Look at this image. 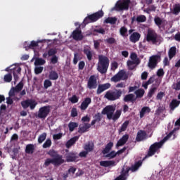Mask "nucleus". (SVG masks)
Instances as JSON below:
<instances>
[{
    "mask_svg": "<svg viewBox=\"0 0 180 180\" xmlns=\"http://www.w3.org/2000/svg\"><path fill=\"white\" fill-rule=\"evenodd\" d=\"M147 21V17L144 15H139L134 16L131 18V23H134V22H137L138 23H144V22Z\"/></svg>",
    "mask_w": 180,
    "mask_h": 180,
    "instance_id": "f3484780",
    "label": "nucleus"
},
{
    "mask_svg": "<svg viewBox=\"0 0 180 180\" xmlns=\"http://www.w3.org/2000/svg\"><path fill=\"white\" fill-rule=\"evenodd\" d=\"M71 116L72 117H77L78 116V111L76 108H73L71 110Z\"/></svg>",
    "mask_w": 180,
    "mask_h": 180,
    "instance_id": "0e129e2a",
    "label": "nucleus"
},
{
    "mask_svg": "<svg viewBox=\"0 0 180 180\" xmlns=\"http://www.w3.org/2000/svg\"><path fill=\"white\" fill-rule=\"evenodd\" d=\"M67 162H73V161H77L78 160V153L75 152H70L65 155Z\"/></svg>",
    "mask_w": 180,
    "mask_h": 180,
    "instance_id": "2eb2a0df",
    "label": "nucleus"
},
{
    "mask_svg": "<svg viewBox=\"0 0 180 180\" xmlns=\"http://www.w3.org/2000/svg\"><path fill=\"white\" fill-rule=\"evenodd\" d=\"M91 102L92 99H91V98L86 97V98H84V100L83 101V102H82L80 105L81 110H86V109H88V106L91 105Z\"/></svg>",
    "mask_w": 180,
    "mask_h": 180,
    "instance_id": "a211bd4d",
    "label": "nucleus"
},
{
    "mask_svg": "<svg viewBox=\"0 0 180 180\" xmlns=\"http://www.w3.org/2000/svg\"><path fill=\"white\" fill-rule=\"evenodd\" d=\"M84 54L86 56L89 61H92L94 57V51H91V48H84L83 50Z\"/></svg>",
    "mask_w": 180,
    "mask_h": 180,
    "instance_id": "aec40b11",
    "label": "nucleus"
},
{
    "mask_svg": "<svg viewBox=\"0 0 180 180\" xmlns=\"http://www.w3.org/2000/svg\"><path fill=\"white\" fill-rule=\"evenodd\" d=\"M130 58L131 60H132V61L136 63V65H139V64H140V59L137 58V54H136L135 53H131Z\"/></svg>",
    "mask_w": 180,
    "mask_h": 180,
    "instance_id": "a19ab883",
    "label": "nucleus"
},
{
    "mask_svg": "<svg viewBox=\"0 0 180 180\" xmlns=\"http://www.w3.org/2000/svg\"><path fill=\"white\" fill-rule=\"evenodd\" d=\"M77 141H78V137L77 136H75L72 139H70L66 143V147L68 148H70V147H71L73 144H75V143H77Z\"/></svg>",
    "mask_w": 180,
    "mask_h": 180,
    "instance_id": "c9c22d12",
    "label": "nucleus"
},
{
    "mask_svg": "<svg viewBox=\"0 0 180 180\" xmlns=\"http://www.w3.org/2000/svg\"><path fill=\"white\" fill-rule=\"evenodd\" d=\"M46 64V60L41 58H36L34 61V65H44Z\"/></svg>",
    "mask_w": 180,
    "mask_h": 180,
    "instance_id": "58836bf2",
    "label": "nucleus"
},
{
    "mask_svg": "<svg viewBox=\"0 0 180 180\" xmlns=\"http://www.w3.org/2000/svg\"><path fill=\"white\" fill-rule=\"evenodd\" d=\"M127 140H129V135H124L117 143L116 147H122V146H124L126 143H127Z\"/></svg>",
    "mask_w": 180,
    "mask_h": 180,
    "instance_id": "393cba45",
    "label": "nucleus"
},
{
    "mask_svg": "<svg viewBox=\"0 0 180 180\" xmlns=\"http://www.w3.org/2000/svg\"><path fill=\"white\" fill-rule=\"evenodd\" d=\"M51 64H57L58 63V56H53L51 58Z\"/></svg>",
    "mask_w": 180,
    "mask_h": 180,
    "instance_id": "338daca9",
    "label": "nucleus"
},
{
    "mask_svg": "<svg viewBox=\"0 0 180 180\" xmlns=\"http://www.w3.org/2000/svg\"><path fill=\"white\" fill-rule=\"evenodd\" d=\"M15 94H18V91H16L14 86L11 87V89L8 92V96L10 97L15 96Z\"/></svg>",
    "mask_w": 180,
    "mask_h": 180,
    "instance_id": "bf43d9fd",
    "label": "nucleus"
},
{
    "mask_svg": "<svg viewBox=\"0 0 180 180\" xmlns=\"http://www.w3.org/2000/svg\"><path fill=\"white\" fill-rule=\"evenodd\" d=\"M53 83L51 82V81H50V79H45L44 82V89H48L49 88H50V86H52Z\"/></svg>",
    "mask_w": 180,
    "mask_h": 180,
    "instance_id": "49530a36",
    "label": "nucleus"
},
{
    "mask_svg": "<svg viewBox=\"0 0 180 180\" xmlns=\"http://www.w3.org/2000/svg\"><path fill=\"white\" fill-rule=\"evenodd\" d=\"M11 71H13L14 85H16V82H18L19 79V74H20V71H22V68L15 65L14 68H12V69H11Z\"/></svg>",
    "mask_w": 180,
    "mask_h": 180,
    "instance_id": "4468645a",
    "label": "nucleus"
},
{
    "mask_svg": "<svg viewBox=\"0 0 180 180\" xmlns=\"http://www.w3.org/2000/svg\"><path fill=\"white\" fill-rule=\"evenodd\" d=\"M48 154L51 158H56L58 155H60V154H58V153L54 150H50L48 152Z\"/></svg>",
    "mask_w": 180,
    "mask_h": 180,
    "instance_id": "8fccbe9b",
    "label": "nucleus"
},
{
    "mask_svg": "<svg viewBox=\"0 0 180 180\" xmlns=\"http://www.w3.org/2000/svg\"><path fill=\"white\" fill-rule=\"evenodd\" d=\"M127 66L129 70H133L134 68H136V62L133 60H128L127 62Z\"/></svg>",
    "mask_w": 180,
    "mask_h": 180,
    "instance_id": "de8ad7c7",
    "label": "nucleus"
},
{
    "mask_svg": "<svg viewBox=\"0 0 180 180\" xmlns=\"http://www.w3.org/2000/svg\"><path fill=\"white\" fill-rule=\"evenodd\" d=\"M53 160V165H61V164H64L65 162V160L63 159V155H58L56 158H52Z\"/></svg>",
    "mask_w": 180,
    "mask_h": 180,
    "instance_id": "6ab92c4d",
    "label": "nucleus"
},
{
    "mask_svg": "<svg viewBox=\"0 0 180 180\" xmlns=\"http://www.w3.org/2000/svg\"><path fill=\"white\" fill-rule=\"evenodd\" d=\"M130 0H118L115 6L111 8V12H122V11H129Z\"/></svg>",
    "mask_w": 180,
    "mask_h": 180,
    "instance_id": "423d86ee",
    "label": "nucleus"
},
{
    "mask_svg": "<svg viewBox=\"0 0 180 180\" xmlns=\"http://www.w3.org/2000/svg\"><path fill=\"white\" fill-rule=\"evenodd\" d=\"M41 41H44L43 40L40 41L38 40L37 41H32L30 44H29L27 46H25V49L26 51H27L29 49H32V50H34L37 46H39V43H41Z\"/></svg>",
    "mask_w": 180,
    "mask_h": 180,
    "instance_id": "bb28decb",
    "label": "nucleus"
},
{
    "mask_svg": "<svg viewBox=\"0 0 180 180\" xmlns=\"http://www.w3.org/2000/svg\"><path fill=\"white\" fill-rule=\"evenodd\" d=\"M104 41L107 44H115V43H116V39L113 37H109L105 39Z\"/></svg>",
    "mask_w": 180,
    "mask_h": 180,
    "instance_id": "864d4df0",
    "label": "nucleus"
},
{
    "mask_svg": "<svg viewBox=\"0 0 180 180\" xmlns=\"http://www.w3.org/2000/svg\"><path fill=\"white\" fill-rule=\"evenodd\" d=\"M43 70H44V68L39 66V67H35L34 68V72L37 75H39V74H41L43 72Z\"/></svg>",
    "mask_w": 180,
    "mask_h": 180,
    "instance_id": "13d9d810",
    "label": "nucleus"
},
{
    "mask_svg": "<svg viewBox=\"0 0 180 180\" xmlns=\"http://www.w3.org/2000/svg\"><path fill=\"white\" fill-rule=\"evenodd\" d=\"M94 143L92 142H87L85 145H84V150L85 151L88 152V153H91V151H94Z\"/></svg>",
    "mask_w": 180,
    "mask_h": 180,
    "instance_id": "473e14b6",
    "label": "nucleus"
},
{
    "mask_svg": "<svg viewBox=\"0 0 180 180\" xmlns=\"http://www.w3.org/2000/svg\"><path fill=\"white\" fill-rule=\"evenodd\" d=\"M47 137V133L44 132L41 134H40L38 137V143L39 144H41L44 140H46V138Z\"/></svg>",
    "mask_w": 180,
    "mask_h": 180,
    "instance_id": "37998d69",
    "label": "nucleus"
},
{
    "mask_svg": "<svg viewBox=\"0 0 180 180\" xmlns=\"http://www.w3.org/2000/svg\"><path fill=\"white\" fill-rule=\"evenodd\" d=\"M69 131H72L75 128L78 127V123L70 122L68 124Z\"/></svg>",
    "mask_w": 180,
    "mask_h": 180,
    "instance_id": "a18cd8bd",
    "label": "nucleus"
},
{
    "mask_svg": "<svg viewBox=\"0 0 180 180\" xmlns=\"http://www.w3.org/2000/svg\"><path fill=\"white\" fill-rule=\"evenodd\" d=\"M94 119L96 120L97 123H99V122L102 120V115L101 114V112H98L97 114H96L94 116Z\"/></svg>",
    "mask_w": 180,
    "mask_h": 180,
    "instance_id": "4d7b16f0",
    "label": "nucleus"
},
{
    "mask_svg": "<svg viewBox=\"0 0 180 180\" xmlns=\"http://www.w3.org/2000/svg\"><path fill=\"white\" fill-rule=\"evenodd\" d=\"M69 101L72 103H78V97H77L75 95H73L71 98H69Z\"/></svg>",
    "mask_w": 180,
    "mask_h": 180,
    "instance_id": "69168bd1",
    "label": "nucleus"
},
{
    "mask_svg": "<svg viewBox=\"0 0 180 180\" xmlns=\"http://www.w3.org/2000/svg\"><path fill=\"white\" fill-rule=\"evenodd\" d=\"M21 106L22 109L30 108L31 110H34L36 106H37V102L33 99H27L21 102Z\"/></svg>",
    "mask_w": 180,
    "mask_h": 180,
    "instance_id": "6e6552de",
    "label": "nucleus"
},
{
    "mask_svg": "<svg viewBox=\"0 0 180 180\" xmlns=\"http://www.w3.org/2000/svg\"><path fill=\"white\" fill-rule=\"evenodd\" d=\"M172 88L173 89H175V91H179L180 90V79L176 84H174L172 86Z\"/></svg>",
    "mask_w": 180,
    "mask_h": 180,
    "instance_id": "e2e57ef3",
    "label": "nucleus"
},
{
    "mask_svg": "<svg viewBox=\"0 0 180 180\" xmlns=\"http://www.w3.org/2000/svg\"><path fill=\"white\" fill-rule=\"evenodd\" d=\"M130 122L129 121H125L121 126V127L119 129V133L120 134V133L123 132V131H126V129H127V126H129V124Z\"/></svg>",
    "mask_w": 180,
    "mask_h": 180,
    "instance_id": "79ce46f5",
    "label": "nucleus"
},
{
    "mask_svg": "<svg viewBox=\"0 0 180 180\" xmlns=\"http://www.w3.org/2000/svg\"><path fill=\"white\" fill-rule=\"evenodd\" d=\"M147 137V134L145 131L140 130L137 133V136L136 138V141H143V140H146Z\"/></svg>",
    "mask_w": 180,
    "mask_h": 180,
    "instance_id": "412c9836",
    "label": "nucleus"
},
{
    "mask_svg": "<svg viewBox=\"0 0 180 180\" xmlns=\"http://www.w3.org/2000/svg\"><path fill=\"white\" fill-rule=\"evenodd\" d=\"M4 82L9 83L12 82V73H7L4 77Z\"/></svg>",
    "mask_w": 180,
    "mask_h": 180,
    "instance_id": "c03bdc74",
    "label": "nucleus"
},
{
    "mask_svg": "<svg viewBox=\"0 0 180 180\" xmlns=\"http://www.w3.org/2000/svg\"><path fill=\"white\" fill-rule=\"evenodd\" d=\"M50 105H46L44 107H41L38 111L37 117L38 119H46L47 116H49V113H50Z\"/></svg>",
    "mask_w": 180,
    "mask_h": 180,
    "instance_id": "1a4fd4ad",
    "label": "nucleus"
},
{
    "mask_svg": "<svg viewBox=\"0 0 180 180\" xmlns=\"http://www.w3.org/2000/svg\"><path fill=\"white\" fill-rule=\"evenodd\" d=\"M91 124L84 123V124L79 125L78 133H80V134H82L83 133H86V131H88V129H90Z\"/></svg>",
    "mask_w": 180,
    "mask_h": 180,
    "instance_id": "b1692460",
    "label": "nucleus"
},
{
    "mask_svg": "<svg viewBox=\"0 0 180 180\" xmlns=\"http://www.w3.org/2000/svg\"><path fill=\"white\" fill-rule=\"evenodd\" d=\"M94 33H100V34H105V31L103 28L100 27L94 30Z\"/></svg>",
    "mask_w": 180,
    "mask_h": 180,
    "instance_id": "680f3d73",
    "label": "nucleus"
},
{
    "mask_svg": "<svg viewBox=\"0 0 180 180\" xmlns=\"http://www.w3.org/2000/svg\"><path fill=\"white\" fill-rule=\"evenodd\" d=\"M164 39L161 35L157 34L154 30H149L146 35V41L155 46H160L162 43Z\"/></svg>",
    "mask_w": 180,
    "mask_h": 180,
    "instance_id": "7ed1b4c3",
    "label": "nucleus"
},
{
    "mask_svg": "<svg viewBox=\"0 0 180 180\" xmlns=\"http://www.w3.org/2000/svg\"><path fill=\"white\" fill-rule=\"evenodd\" d=\"M25 153L27 154H33L34 153V145L28 144L25 147Z\"/></svg>",
    "mask_w": 180,
    "mask_h": 180,
    "instance_id": "72a5a7b5",
    "label": "nucleus"
},
{
    "mask_svg": "<svg viewBox=\"0 0 180 180\" xmlns=\"http://www.w3.org/2000/svg\"><path fill=\"white\" fill-rule=\"evenodd\" d=\"M14 89L16 90V92L19 94L22 89H23V82H20L15 87Z\"/></svg>",
    "mask_w": 180,
    "mask_h": 180,
    "instance_id": "603ef678",
    "label": "nucleus"
},
{
    "mask_svg": "<svg viewBox=\"0 0 180 180\" xmlns=\"http://www.w3.org/2000/svg\"><path fill=\"white\" fill-rule=\"evenodd\" d=\"M154 22H155V25H156V26H158L159 29H161V25L164 23V21H162V19H161V18L158 16H155L154 18Z\"/></svg>",
    "mask_w": 180,
    "mask_h": 180,
    "instance_id": "ea45409f",
    "label": "nucleus"
},
{
    "mask_svg": "<svg viewBox=\"0 0 180 180\" xmlns=\"http://www.w3.org/2000/svg\"><path fill=\"white\" fill-rule=\"evenodd\" d=\"M141 35L139 32H134L129 37V40L131 43H137L140 40Z\"/></svg>",
    "mask_w": 180,
    "mask_h": 180,
    "instance_id": "4be33fe9",
    "label": "nucleus"
},
{
    "mask_svg": "<svg viewBox=\"0 0 180 180\" xmlns=\"http://www.w3.org/2000/svg\"><path fill=\"white\" fill-rule=\"evenodd\" d=\"M57 54V49H50L48 51V56L49 57H53V56H56Z\"/></svg>",
    "mask_w": 180,
    "mask_h": 180,
    "instance_id": "5fc2aeb1",
    "label": "nucleus"
},
{
    "mask_svg": "<svg viewBox=\"0 0 180 180\" xmlns=\"http://www.w3.org/2000/svg\"><path fill=\"white\" fill-rule=\"evenodd\" d=\"M168 56L169 60H172L175 56H176V46H172L169 51H168Z\"/></svg>",
    "mask_w": 180,
    "mask_h": 180,
    "instance_id": "7c9ffc66",
    "label": "nucleus"
},
{
    "mask_svg": "<svg viewBox=\"0 0 180 180\" xmlns=\"http://www.w3.org/2000/svg\"><path fill=\"white\" fill-rule=\"evenodd\" d=\"M179 105L180 101H178L177 99H173L169 104L170 110H175L176 108H178Z\"/></svg>",
    "mask_w": 180,
    "mask_h": 180,
    "instance_id": "c85d7f7f",
    "label": "nucleus"
},
{
    "mask_svg": "<svg viewBox=\"0 0 180 180\" xmlns=\"http://www.w3.org/2000/svg\"><path fill=\"white\" fill-rule=\"evenodd\" d=\"M116 155H117V153L115 151L112 150L110 153L105 155V158L112 160V158H115Z\"/></svg>",
    "mask_w": 180,
    "mask_h": 180,
    "instance_id": "6e6d98bb",
    "label": "nucleus"
},
{
    "mask_svg": "<svg viewBox=\"0 0 180 180\" xmlns=\"http://www.w3.org/2000/svg\"><path fill=\"white\" fill-rule=\"evenodd\" d=\"M43 148H50L51 147V139H47L42 145Z\"/></svg>",
    "mask_w": 180,
    "mask_h": 180,
    "instance_id": "3c124183",
    "label": "nucleus"
},
{
    "mask_svg": "<svg viewBox=\"0 0 180 180\" xmlns=\"http://www.w3.org/2000/svg\"><path fill=\"white\" fill-rule=\"evenodd\" d=\"M117 162L115 160H105L100 162V165L101 167H115Z\"/></svg>",
    "mask_w": 180,
    "mask_h": 180,
    "instance_id": "5701e85b",
    "label": "nucleus"
},
{
    "mask_svg": "<svg viewBox=\"0 0 180 180\" xmlns=\"http://www.w3.org/2000/svg\"><path fill=\"white\" fill-rule=\"evenodd\" d=\"M123 79H127V76H126L124 70H120L110 79V82H119V81H122Z\"/></svg>",
    "mask_w": 180,
    "mask_h": 180,
    "instance_id": "9b49d317",
    "label": "nucleus"
},
{
    "mask_svg": "<svg viewBox=\"0 0 180 180\" xmlns=\"http://www.w3.org/2000/svg\"><path fill=\"white\" fill-rule=\"evenodd\" d=\"M117 18L116 17H108L104 20V23H110V25H116Z\"/></svg>",
    "mask_w": 180,
    "mask_h": 180,
    "instance_id": "f704fd0d",
    "label": "nucleus"
},
{
    "mask_svg": "<svg viewBox=\"0 0 180 180\" xmlns=\"http://www.w3.org/2000/svg\"><path fill=\"white\" fill-rule=\"evenodd\" d=\"M170 11L172 13V15H175L176 16H178L180 13V4H175L173 5L172 8H170Z\"/></svg>",
    "mask_w": 180,
    "mask_h": 180,
    "instance_id": "a878e982",
    "label": "nucleus"
},
{
    "mask_svg": "<svg viewBox=\"0 0 180 180\" xmlns=\"http://www.w3.org/2000/svg\"><path fill=\"white\" fill-rule=\"evenodd\" d=\"M103 16V11H99L95 13H93L87 17H86L83 21L84 25H88V23H91V22H96L101 18Z\"/></svg>",
    "mask_w": 180,
    "mask_h": 180,
    "instance_id": "0eeeda50",
    "label": "nucleus"
},
{
    "mask_svg": "<svg viewBox=\"0 0 180 180\" xmlns=\"http://www.w3.org/2000/svg\"><path fill=\"white\" fill-rule=\"evenodd\" d=\"M108 68H109V58L103 55L98 56L97 71L100 74H106L108 72Z\"/></svg>",
    "mask_w": 180,
    "mask_h": 180,
    "instance_id": "20e7f679",
    "label": "nucleus"
},
{
    "mask_svg": "<svg viewBox=\"0 0 180 180\" xmlns=\"http://www.w3.org/2000/svg\"><path fill=\"white\" fill-rule=\"evenodd\" d=\"M135 95H136V98H143L144 96V90L141 89L136 90Z\"/></svg>",
    "mask_w": 180,
    "mask_h": 180,
    "instance_id": "09e8293b",
    "label": "nucleus"
},
{
    "mask_svg": "<svg viewBox=\"0 0 180 180\" xmlns=\"http://www.w3.org/2000/svg\"><path fill=\"white\" fill-rule=\"evenodd\" d=\"M86 88L88 89H96L98 88V80L95 75H91L87 81Z\"/></svg>",
    "mask_w": 180,
    "mask_h": 180,
    "instance_id": "f8f14e48",
    "label": "nucleus"
},
{
    "mask_svg": "<svg viewBox=\"0 0 180 180\" xmlns=\"http://www.w3.org/2000/svg\"><path fill=\"white\" fill-rule=\"evenodd\" d=\"M171 137H173L172 139H175V135L174 134V131L170 132L167 136H165L162 141L160 142H155L153 145H151L149 148V150L148 152V155L146 157H153L155 153L162 147V144L167 141V140H169V139H171Z\"/></svg>",
    "mask_w": 180,
    "mask_h": 180,
    "instance_id": "f03ea898",
    "label": "nucleus"
},
{
    "mask_svg": "<svg viewBox=\"0 0 180 180\" xmlns=\"http://www.w3.org/2000/svg\"><path fill=\"white\" fill-rule=\"evenodd\" d=\"M116 107L113 105H107L104 108L101 112V115H106L107 119L108 120H113V122H116L122 115V110H117Z\"/></svg>",
    "mask_w": 180,
    "mask_h": 180,
    "instance_id": "f257e3e1",
    "label": "nucleus"
},
{
    "mask_svg": "<svg viewBox=\"0 0 180 180\" xmlns=\"http://www.w3.org/2000/svg\"><path fill=\"white\" fill-rule=\"evenodd\" d=\"M112 147H113V143L110 142L106 146L104 150H102L103 154H108L110 150H112Z\"/></svg>",
    "mask_w": 180,
    "mask_h": 180,
    "instance_id": "e433bc0d",
    "label": "nucleus"
},
{
    "mask_svg": "<svg viewBox=\"0 0 180 180\" xmlns=\"http://www.w3.org/2000/svg\"><path fill=\"white\" fill-rule=\"evenodd\" d=\"M129 30L126 27H122L120 29V34L122 37H127V36H129V34H127Z\"/></svg>",
    "mask_w": 180,
    "mask_h": 180,
    "instance_id": "4c0bfd02",
    "label": "nucleus"
},
{
    "mask_svg": "<svg viewBox=\"0 0 180 180\" xmlns=\"http://www.w3.org/2000/svg\"><path fill=\"white\" fill-rule=\"evenodd\" d=\"M123 95V91L122 89H114L113 90H109L106 92L104 96V98L108 101H117L120 99Z\"/></svg>",
    "mask_w": 180,
    "mask_h": 180,
    "instance_id": "39448f33",
    "label": "nucleus"
},
{
    "mask_svg": "<svg viewBox=\"0 0 180 180\" xmlns=\"http://www.w3.org/2000/svg\"><path fill=\"white\" fill-rule=\"evenodd\" d=\"M151 112V109L149 107H143L140 111V119H143L145 115H148Z\"/></svg>",
    "mask_w": 180,
    "mask_h": 180,
    "instance_id": "c756f323",
    "label": "nucleus"
},
{
    "mask_svg": "<svg viewBox=\"0 0 180 180\" xmlns=\"http://www.w3.org/2000/svg\"><path fill=\"white\" fill-rule=\"evenodd\" d=\"M160 60H161L160 55H154L151 56L148 63L149 68H150L151 70H154V68L157 67V64H158V61H160Z\"/></svg>",
    "mask_w": 180,
    "mask_h": 180,
    "instance_id": "9d476101",
    "label": "nucleus"
},
{
    "mask_svg": "<svg viewBox=\"0 0 180 180\" xmlns=\"http://www.w3.org/2000/svg\"><path fill=\"white\" fill-rule=\"evenodd\" d=\"M75 26H79V27H77L76 30L72 32V37L74 40H82L83 37H82V34H81L82 31L79 29V23L75 22Z\"/></svg>",
    "mask_w": 180,
    "mask_h": 180,
    "instance_id": "ddd939ff",
    "label": "nucleus"
},
{
    "mask_svg": "<svg viewBox=\"0 0 180 180\" xmlns=\"http://www.w3.org/2000/svg\"><path fill=\"white\" fill-rule=\"evenodd\" d=\"M156 91H157V87H152L148 94V98H151L154 95V94H155Z\"/></svg>",
    "mask_w": 180,
    "mask_h": 180,
    "instance_id": "052dcab7",
    "label": "nucleus"
},
{
    "mask_svg": "<svg viewBox=\"0 0 180 180\" xmlns=\"http://www.w3.org/2000/svg\"><path fill=\"white\" fill-rule=\"evenodd\" d=\"M156 74L158 77H164V74H165V72H164V69L160 68L157 71Z\"/></svg>",
    "mask_w": 180,
    "mask_h": 180,
    "instance_id": "774afa93",
    "label": "nucleus"
},
{
    "mask_svg": "<svg viewBox=\"0 0 180 180\" xmlns=\"http://www.w3.org/2000/svg\"><path fill=\"white\" fill-rule=\"evenodd\" d=\"M49 79L51 81H57L58 79V73L56 70H51L49 72Z\"/></svg>",
    "mask_w": 180,
    "mask_h": 180,
    "instance_id": "2f4dec72",
    "label": "nucleus"
},
{
    "mask_svg": "<svg viewBox=\"0 0 180 180\" xmlns=\"http://www.w3.org/2000/svg\"><path fill=\"white\" fill-rule=\"evenodd\" d=\"M124 102H131V103H134V102H136V98H134V94H129L126 95L124 97Z\"/></svg>",
    "mask_w": 180,
    "mask_h": 180,
    "instance_id": "cd10ccee",
    "label": "nucleus"
},
{
    "mask_svg": "<svg viewBox=\"0 0 180 180\" xmlns=\"http://www.w3.org/2000/svg\"><path fill=\"white\" fill-rule=\"evenodd\" d=\"M112 85L110 83H105L103 84H98V89L96 91L97 95H101L102 92H104V91H106L107 89H109Z\"/></svg>",
    "mask_w": 180,
    "mask_h": 180,
    "instance_id": "dca6fc26",
    "label": "nucleus"
}]
</instances>
